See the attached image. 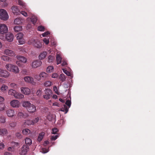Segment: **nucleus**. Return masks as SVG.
<instances>
[{"mask_svg": "<svg viewBox=\"0 0 155 155\" xmlns=\"http://www.w3.org/2000/svg\"><path fill=\"white\" fill-rule=\"evenodd\" d=\"M67 64V62L63 60L62 64V65L64 66Z\"/></svg>", "mask_w": 155, "mask_h": 155, "instance_id": "338daca9", "label": "nucleus"}, {"mask_svg": "<svg viewBox=\"0 0 155 155\" xmlns=\"http://www.w3.org/2000/svg\"><path fill=\"white\" fill-rule=\"evenodd\" d=\"M19 144H20L17 142H12V147H13L14 149L16 148H18L20 147Z\"/></svg>", "mask_w": 155, "mask_h": 155, "instance_id": "393cba45", "label": "nucleus"}, {"mask_svg": "<svg viewBox=\"0 0 155 155\" xmlns=\"http://www.w3.org/2000/svg\"><path fill=\"white\" fill-rule=\"evenodd\" d=\"M0 18L5 21L7 20L8 18V15L7 12L2 9H0Z\"/></svg>", "mask_w": 155, "mask_h": 155, "instance_id": "7ed1b4c3", "label": "nucleus"}, {"mask_svg": "<svg viewBox=\"0 0 155 155\" xmlns=\"http://www.w3.org/2000/svg\"><path fill=\"white\" fill-rule=\"evenodd\" d=\"M65 104L67 105L69 107H70L71 106V101L69 100H67L65 103Z\"/></svg>", "mask_w": 155, "mask_h": 155, "instance_id": "8fccbe9b", "label": "nucleus"}, {"mask_svg": "<svg viewBox=\"0 0 155 155\" xmlns=\"http://www.w3.org/2000/svg\"><path fill=\"white\" fill-rule=\"evenodd\" d=\"M12 12L14 14H17L19 12V10L17 6H13L11 8Z\"/></svg>", "mask_w": 155, "mask_h": 155, "instance_id": "6ab92c4d", "label": "nucleus"}, {"mask_svg": "<svg viewBox=\"0 0 155 155\" xmlns=\"http://www.w3.org/2000/svg\"><path fill=\"white\" fill-rule=\"evenodd\" d=\"M1 59L6 61L10 62L11 61V58L7 56L3 55L2 56Z\"/></svg>", "mask_w": 155, "mask_h": 155, "instance_id": "a211bd4d", "label": "nucleus"}, {"mask_svg": "<svg viewBox=\"0 0 155 155\" xmlns=\"http://www.w3.org/2000/svg\"><path fill=\"white\" fill-rule=\"evenodd\" d=\"M8 31V28L5 24H0V34L4 35L6 34Z\"/></svg>", "mask_w": 155, "mask_h": 155, "instance_id": "20e7f679", "label": "nucleus"}, {"mask_svg": "<svg viewBox=\"0 0 155 155\" xmlns=\"http://www.w3.org/2000/svg\"><path fill=\"white\" fill-rule=\"evenodd\" d=\"M18 116L20 118H25L28 117V114L25 113L24 114L22 112H19L18 114Z\"/></svg>", "mask_w": 155, "mask_h": 155, "instance_id": "cd10ccee", "label": "nucleus"}, {"mask_svg": "<svg viewBox=\"0 0 155 155\" xmlns=\"http://www.w3.org/2000/svg\"><path fill=\"white\" fill-rule=\"evenodd\" d=\"M5 145L3 143H0V150H2L4 147Z\"/></svg>", "mask_w": 155, "mask_h": 155, "instance_id": "69168bd1", "label": "nucleus"}, {"mask_svg": "<svg viewBox=\"0 0 155 155\" xmlns=\"http://www.w3.org/2000/svg\"><path fill=\"white\" fill-rule=\"evenodd\" d=\"M5 122V119L4 117L1 116L0 117V122L4 123Z\"/></svg>", "mask_w": 155, "mask_h": 155, "instance_id": "c03bdc74", "label": "nucleus"}, {"mask_svg": "<svg viewBox=\"0 0 155 155\" xmlns=\"http://www.w3.org/2000/svg\"><path fill=\"white\" fill-rule=\"evenodd\" d=\"M58 137V136L57 135H53L51 136V139L52 140H56Z\"/></svg>", "mask_w": 155, "mask_h": 155, "instance_id": "4d7b16f0", "label": "nucleus"}, {"mask_svg": "<svg viewBox=\"0 0 155 155\" xmlns=\"http://www.w3.org/2000/svg\"><path fill=\"white\" fill-rule=\"evenodd\" d=\"M50 33L48 31H47L42 34V35L43 37H46Z\"/></svg>", "mask_w": 155, "mask_h": 155, "instance_id": "13d9d810", "label": "nucleus"}, {"mask_svg": "<svg viewBox=\"0 0 155 155\" xmlns=\"http://www.w3.org/2000/svg\"><path fill=\"white\" fill-rule=\"evenodd\" d=\"M22 93L26 95H28L30 93V89L27 87H21V88Z\"/></svg>", "mask_w": 155, "mask_h": 155, "instance_id": "9b49d317", "label": "nucleus"}, {"mask_svg": "<svg viewBox=\"0 0 155 155\" xmlns=\"http://www.w3.org/2000/svg\"><path fill=\"white\" fill-rule=\"evenodd\" d=\"M29 150V148L28 145H24L21 148L20 154L21 155H26Z\"/></svg>", "mask_w": 155, "mask_h": 155, "instance_id": "39448f33", "label": "nucleus"}, {"mask_svg": "<svg viewBox=\"0 0 155 155\" xmlns=\"http://www.w3.org/2000/svg\"><path fill=\"white\" fill-rule=\"evenodd\" d=\"M24 107L27 108L28 111L31 113H33L36 111V106L33 104H31L28 101H24L23 103Z\"/></svg>", "mask_w": 155, "mask_h": 155, "instance_id": "f257e3e1", "label": "nucleus"}, {"mask_svg": "<svg viewBox=\"0 0 155 155\" xmlns=\"http://www.w3.org/2000/svg\"><path fill=\"white\" fill-rule=\"evenodd\" d=\"M39 118L38 117H37L33 120H32V124H34L37 123L39 121Z\"/></svg>", "mask_w": 155, "mask_h": 155, "instance_id": "de8ad7c7", "label": "nucleus"}, {"mask_svg": "<svg viewBox=\"0 0 155 155\" xmlns=\"http://www.w3.org/2000/svg\"><path fill=\"white\" fill-rule=\"evenodd\" d=\"M18 5H19L22 6L23 7L24 6V7H25V3L22 1L19 0L18 1Z\"/></svg>", "mask_w": 155, "mask_h": 155, "instance_id": "864d4df0", "label": "nucleus"}, {"mask_svg": "<svg viewBox=\"0 0 155 155\" xmlns=\"http://www.w3.org/2000/svg\"><path fill=\"white\" fill-rule=\"evenodd\" d=\"M58 131V129L57 128H54L52 129V133L53 134H56Z\"/></svg>", "mask_w": 155, "mask_h": 155, "instance_id": "5fc2aeb1", "label": "nucleus"}, {"mask_svg": "<svg viewBox=\"0 0 155 155\" xmlns=\"http://www.w3.org/2000/svg\"><path fill=\"white\" fill-rule=\"evenodd\" d=\"M53 90L57 94H58V90L57 87L56 86H54L53 87Z\"/></svg>", "mask_w": 155, "mask_h": 155, "instance_id": "e2e57ef3", "label": "nucleus"}, {"mask_svg": "<svg viewBox=\"0 0 155 155\" xmlns=\"http://www.w3.org/2000/svg\"><path fill=\"white\" fill-rule=\"evenodd\" d=\"M62 70L63 72L67 75L68 76H71V74L68 71L66 70H65L64 69H63Z\"/></svg>", "mask_w": 155, "mask_h": 155, "instance_id": "37998d69", "label": "nucleus"}, {"mask_svg": "<svg viewBox=\"0 0 155 155\" xmlns=\"http://www.w3.org/2000/svg\"><path fill=\"white\" fill-rule=\"evenodd\" d=\"M68 108H68L66 105H64L63 107L61 108V111L64 112L66 114L68 111Z\"/></svg>", "mask_w": 155, "mask_h": 155, "instance_id": "7c9ffc66", "label": "nucleus"}, {"mask_svg": "<svg viewBox=\"0 0 155 155\" xmlns=\"http://www.w3.org/2000/svg\"><path fill=\"white\" fill-rule=\"evenodd\" d=\"M16 58L20 61H21L24 63H26L27 61V59L25 57L22 56H16Z\"/></svg>", "mask_w": 155, "mask_h": 155, "instance_id": "2eb2a0df", "label": "nucleus"}, {"mask_svg": "<svg viewBox=\"0 0 155 155\" xmlns=\"http://www.w3.org/2000/svg\"><path fill=\"white\" fill-rule=\"evenodd\" d=\"M62 58L60 54H58L56 57V60L57 64L58 65L60 64L61 62Z\"/></svg>", "mask_w": 155, "mask_h": 155, "instance_id": "a878e982", "label": "nucleus"}, {"mask_svg": "<svg viewBox=\"0 0 155 155\" xmlns=\"http://www.w3.org/2000/svg\"><path fill=\"white\" fill-rule=\"evenodd\" d=\"M25 143L26 144L30 146L32 144V141L30 138L26 137L25 139Z\"/></svg>", "mask_w": 155, "mask_h": 155, "instance_id": "4be33fe9", "label": "nucleus"}, {"mask_svg": "<svg viewBox=\"0 0 155 155\" xmlns=\"http://www.w3.org/2000/svg\"><path fill=\"white\" fill-rule=\"evenodd\" d=\"M47 53L46 51H44L42 53H41L38 56L39 59L40 60H42L45 58L47 54Z\"/></svg>", "mask_w": 155, "mask_h": 155, "instance_id": "dca6fc26", "label": "nucleus"}, {"mask_svg": "<svg viewBox=\"0 0 155 155\" xmlns=\"http://www.w3.org/2000/svg\"><path fill=\"white\" fill-rule=\"evenodd\" d=\"M58 77V74L57 73H54L52 74V77L53 78H56Z\"/></svg>", "mask_w": 155, "mask_h": 155, "instance_id": "680f3d73", "label": "nucleus"}, {"mask_svg": "<svg viewBox=\"0 0 155 155\" xmlns=\"http://www.w3.org/2000/svg\"><path fill=\"white\" fill-rule=\"evenodd\" d=\"M40 78L42 79V81L48 77V74L45 72L40 73Z\"/></svg>", "mask_w": 155, "mask_h": 155, "instance_id": "aec40b11", "label": "nucleus"}, {"mask_svg": "<svg viewBox=\"0 0 155 155\" xmlns=\"http://www.w3.org/2000/svg\"><path fill=\"white\" fill-rule=\"evenodd\" d=\"M15 135L17 138L18 139H21L22 137V135L21 134V133L19 132H18L16 133Z\"/></svg>", "mask_w": 155, "mask_h": 155, "instance_id": "79ce46f5", "label": "nucleus"}, {"mask_svg": "<svg viewBox=\"0 0 155 155\" xmlns=\"http://www.w3.org/2000/svg\"><path fill=\"white\" fill-rule=\"evenodd\" d=\"M30 130L28 129H25L22 130V133L24 135H28L30 133Z\"/></svg>", "mask_w": 155, "mask_h": 155, "instance_id": "72a5a7b5", "label": "nucleus"}, {"mask_svg": "<svg viewBox=\"0 0 155 155\" xmlns=\"http://www.w3.org/2000/svg\"><path fill=\"white\" fill-rule=\"evenodd\" d=\"M9 76V73L8 71L0 68V77L7 78Z\"/></svg>", "mask_w": 155, "mask_h": 155, "instance_id": "0eeeda50", "label": "nucleus"}, {"mask_svg": "<svg viewBox=\"0 0 155 155\" xmlns=\"http://www.w3.org/2000/svg\"><path fill=\"white\" fill-rule=\"evenodd\" d=\"M13 35L11 33H8L6 35L5 38L7 41L9 42L12 41L13 40Z\"/></svg>", "mask_w": 155, "mask_h": 155, "instance_id": "ddd939ff", "label": "nucleus"}, {"mask_svg": "<svg viewBox=\"0 0 155 155\" xmlns=\"http://www.w3.org/2000/svg\"><path fill=\"white\" fill-rule=\"evenodd\" d=\"M28 44H32L35 47L38 48H41L42 47V44L41 42L34 39L30 40L28 42Z\"/></svg>", "mask_w": 155, "mask_h": 155, "instance_id": "f03ea898", "label": "nucleus"}, {"mask_svg": "<svg viewBox=\"0 0 155 155\" xmlns=\"http://www.w3.org/2000/svg\"><path fill=\"white\" fill-rule=\"evenodd\" d=\"M23 20L21 18H17L15 19L14 23L15 24L19 25L23 22Z\"/></svg>", "mask_w": 155, "mask_h": 155, "instance_id": "f3484780", "label": "nucleus"}, {"mask_svg": "<svg viewBox=\"0 0 155 155\" xmlns=\"http://www.w3.org/2000/svg\"><path fill=\"white\" fill-rule=\"evenodd\" d=\"M16 92V91L12 89H11L9 90L8 91V94L9 95H11V96H13L14 97L15 96V93Z\"/></svg>", "mask_w": 155, "mask_h": 155, "instance_id": "2f4dec72", "label": "nucleus"}, {"mask_svg": "<svg viewBox=\"0 0 155 155\" xmlns=\"http://www.w3.org/2000/svg\"><path fill=\"white\" fill-rule=\"evenodd\" d=\"M11 71L16 73H18L19 72V70L17 66L14 65V67H12Z\"/></svg>", "mask_w": 155, "mask_h": 155, "instance_id": "b1692460", "label": "nucleus"}, {"mask_svg": "<svg viewBox=\"0 0 155 155\" xmlns=\"http://www.w3.org/2000/svg\"><path fill=\"white\" fill-rule=\"evenodd\" d=\"M14 149L13 148V147H9L8 148V151H12L14 150Z\"/></svg>", "mask_w": 155, "mask_h": 155, "instance_id": "052dcab7", "label": "nucleus"}, {"mask_svg": "<svg viewBox=\"0 0 155 155\" xmlns=\"http://www.w3.org/2000/svg\"><path fill=\"white\" fill-rule=\"evenodd\" d=\"M14 29L15 31L18 32L22 30V27L19 25L16 26L14 27Z\"/></svg>", "mask_w": 155, "mask_h": 155, "instance_id": "c85d7f7f", "label": "nucleus"}, {"mask_svg": "<svg viewBox=\"0 0 155 155\" xmlns=\"http://www.w3.org/2000/svg\"><path fill=\"white\" fill-rule=\"evenodd\" d=\"M14 67V65L11 64H7L5 66V68L9 71H12V68Z\"/></svg>", "mask_w": 155, "mask_h": 155, "instance_id": "5701e85b", "label": "nucleus"}, {"mask_svg": "<svg viewBox=\"0 0 155 155\" xmlns=\"http://www.w3.org/2000/svg\"><path fill=\"white\" fill-rule=\"evenodd\" d=\"M43 41L46 45H48L49 42V39H47L46 38H44L43 39Z\"/></svg>", "mask_w": 155, "mask_h": 155, "instance_id": "6e6d98bb", "label": "nucleus"}, {"mask_svg": "<svg viewBox=\"0 0 155 155\" xmlns=\"http://www.w3.org/2000/svg\"><path fill=\"white\" fill-rule=\"evenodd\" d=\"M4 52L6 55L10 56L13 57L15 55V53L14 51L9 49H5L4 50Z\"/></svg>", "mask_w": 155, "mask_h": 155, "instance_id": "1a4fd4ad", "label": "nucleus"}, {"mask_svg": "<svg viewBox=\"0 0 155 155\" xmlns=\"http://www.w3.org/2000/svg\"><path fill=\"white\" fill-rule=\"evenodd\" d=\"M25 123L28 125L33 124L32 121V120H25Z\"/></svg>", "mask_w": 155, "mask_h": 155, "instance_id": "a19ab883", "label": "nucleus"}, {"mask_svg": "<svg viewBox=\"0 0 155 155\" xmlns=\"http://www.w3.org/2000/svg\"><path fill=\"white\" fill-rule=\"evenodd\" d=\"M18 42L20 44H23L24 43L25 40L23 38L18 39Z\"/></svg>", "mask_w": 155, "mask_h": 155, "instance_id": "3c124183", "label": "nucleus"}, {"mask_svg": "<svg viewBox=\"0 0 155 155\" xmlns=\"http://www.w3.org/2000/svg\"><path fill=\"white\" fill-rule=\"evenodd\" d=\"M22 73L23 74L26 75L27 74V71L26 69H23L22 71Z\"/></svg>", "mask_w": 155, "mask_h": 155, "instance_id": "0e129e2a", "label": "nucleus"}, {"mask_svg": "<svg viewBox=\"0 0 155 155\" xmlns=\"http://www.w3.org/2000/svg\"><path fill=\"white\" fill-rule=\"evenodd\" d=\"M31 22L34 24H35L37 21V17L35 16H32L31 18Z\"/></svg>", "mask_w": 155, "mask_h": 155, "instance_id": "473e14b6", "label": "nucleus"}, {"mask_svg": "<svg viewBox=\"0 0 155 155\" xmlns=\"http://www.w3.org/2000/svg\"><path fill=\"white\" fill-rule=\"evenodd\" d=\"M37 29L39 31H43L45 30V28L43 26L40 25L38 27Z\"/></svg>", "mask_w": 155, "mask_h": 155, "instance_id": "e433bc0d", "label": "nucleus"}, {"mask_svg": "<svg viewBox=\"0 0 155 155\" xmlns=\"http://www.w3.org/2000/svg\"><path fill=\"white\" fill-rule=\"evenodd\" d=\"M21 13L25 17H26L28 15L27 13L25 11H21Z\"/></svg>", "mask_w": 155, "mask_h": 155, "instance_id": "bf43d9fd", "label": "nucleus"}, {"mask_svg": "<svg viewBox=\"0 0 155 155\" xmlns=\"http://www.w3.org/2000/svg\"><path fill=\"white\" fill-rule=\"evenodd\" d=\"M45 134L44 132L41 133L38 137L37 140L39 141H41L43 138Z\"/></svg>", "mask_w": 155, "mask_h": 155, "instance_id": "bb28decb", "label": "nucleus"}, {"mask_svg": "<svg viewBox=\"0 0 155 155\" xmlns=\"http://www.w3.org/2000/svg\"><path fill=\"white\" fill-rule=\"evenodd\" d=\"M15 98L17 99H21L24 97V95L21 93L16 92L14 97Z\"/></svg>", "mask_w": 155, "mask_h": 155, "instance_id": "412c9836", "label": "nucleus"}, {"mask_svg": "<svg viewBox=\"0 0 155 155\" xmlns=\"http://www.w3.org/2000/svg\"><path fill=\"white\" fill-rule=\"evenodd\" d=\"M54 57L53 56L51 55H49L48 57V61L49 62H52L54 59Z\"/></svg>", "mask_w": 155, "mask_h": 155, "instance_id": "4c0bfd02", "label": "nucleus"}, {"mask_svg": "<svg viewBox=\"0 0 155 155\" xmlns=\"http://www.w3.org/2000/svg\"><path fill=\"white\" fill-rule=\"evenodd\" d=\"M23 35L21 33H19L17 35V37H16L17 39H20L21 38H22Z\"/></svg>", "mask_w": 155, "mask_h": 155, "instance_id": "a18cd8bd", "label": "nucleus"}, {"mask_svg": "<svg viewBox=\"0 0 155 155\" xmlns=\"http://www.w3.org/2000/svg\"><path fill=\"white\" fill-rule=\"evenodd\" d=\"M7 115L10 117L13 116L15 115L14 111L12 109H8L6 111Z\"/></svg>", "mask_w": 155, "mask_h": 155, "instance_id": "4468645a", "label": "nucleus"}, {"mask_svg": "<svg viewBox=\"0 0 155 155\" xmlns=\"http://www.w3.org/2000/svg\"><path fill=\"white\" fill-rule=\"evenodd\" d=\"M42 64L41 61L40 60H35L32 62L31 66L33 68H36L40 66Z\"/></svg>", "mask_w": 155, "mask_h": 155, "instance_id": "6e6552de", "label": "nucleus"}, {"mask_svg": "<svg viewBox=\"0 0 155 155\" xmlns=\"http://www.w3.org/2000/svg\"><path fill=\"white\" fill-rule=\"evenodd\" d=\"M8 88V87L5 84H3L2 86L1 89L2 91H4L7 89Z\"/></svg>", "mask_w": 155, "mask_h": 155, "instance_id": "ea45409f", "label": "nucleus"}, {"mask_svg": "<svg viewBox=\"0 0 155 155\" xmlns=\"http://www.w3.org/2000/svg\"><path fill=\"white\" fill-rule=\"evenodd\" d=\"M44 85L46 87L50 86L51 85V82L50 81H47L44 83Z\"/></svg>", "mask_w": 155, "mask_h": 155, "instance_id": "58836bf2", "label": "nucleus"}, {"mask_svg": "<svg viewBox=\"0 0 155 155\" xmlns=\"http://www.w3.org/2000/svg\"><path fill=\"white\" fill-rule=\"evenodd\" d=\"M54 69V67L53 66H48L47 68V71L48 73L52 72Z\"/></svg>", "mask_w": 155, "mask_h": 155, "instance_id": "f704fd0d", "label": "nucleus"}, {"mask_svg": "<svg viewBox=\"0 0 155 155\" xmlns=\"http://www.w3.org/2000/svg\"><path fill=\"white\" fill-rule=\"evenodd\" d=\"M34 78L38 81L42 82V79L40 78V74L39 75H35Z\"/></svg>", "mask_w": 155, "mask_h": 155, "instance_id": "c9c22d12", "label": "nucleus"}, {"mask_svg": "<svg viewBox=\"0 0 155 155\" xmlns=\"http://www.w3.org/2000/svg\"><path fill=\"white\" fill-rule=\"evenodd\" d=\"M4 155H12V153H11L6 152L4 153Z\"/></svg>", "mask_w": 155, "mask_h": 155, "instance_id": "774afa93", "label": "nucleus"}, {"mask_svg": "<svg viewBox=\"0 0 155 155\" xmlns=\"http://www.w3.org/2000/svg\"><path fill=\"white\" fill-rule=\"evenodd\" d=\"M44 91L45 94L43 95V97L46 100L49 99L52 94V91L50 89L47 88L45 89Z\"/></svg>", "mask_w": 155, "mask_h": 155, "instance_id": "423d86ee", "label": "nucleus"}, {"mask_svg": "<svg viewBox=\"0 0 155 155\" xmlns=\"http://www.w3.org/2000/svg\"><path fill=\"white\" fill-rule=\"evenodd\" d=\"M16 125V123L14 122H11L9 123V126L12 128L14 127Z\"/></svg>", "mask_w": 155, "mask_h": 155, "instance_id": "603ef678", "label": "nucleus"}, {"mask_svg": "<svg viewBox=\"0 0 155 155\" xmlns=\"http://www.w3.org/2000/svg\"><path fill=\"white\" fill-rule=\"evenodd\" d=\"M59 78L62 82L64 81L66 79V76L63 74H61L59 76Z\"/></svg>", "mask_w": 155, "mask_h": 155, "instance_id": "c756f323", "label": "nucleus"}, {"mask_svg": "<svg viewBox=\"0 0 155 155\" xmlns=\"http://www.w3.org/2000/svg\"><path fill=\"white\" fill-rule=\"evenodd\" d=\"M11 106L13 107H18L19 105V102L17 100H13L10 102Z\"/></svg>", "mask_w": 155, "mask_h": 155, "instance_id": "f8f14e48", "label": "nucleus"}, {"mask_svg": "<svg viewBox=\"0 0 155 155\" xmlns=\"http://www.w3.org/2000/svg\"><path fill=\"white\" fill-rule=\"evenodd\" d=\"M41 151L43 153H46L48 152V150L46 148H42L41 150Z\"/></svg>", "mask_w": 155, "mask_h": 155, "instance_id": "49530a36", "label": "nucleus"}, {"mask_svg": "<svg viewBox=\"0 0 155 155\" xmlns=\"http://www.w3.org/2000/svg\"><path fill=\"white\" fill-rule=\"evenodd\" d=\"M24 79L26 82L34 84L35 83L34 79L30 76H25L24 77Z\"/></svg>", "mask_w": 155, "mask_h": 155, "instance_id": "9d476101", "label": "nucleus"}, {"mask_svg": "<svg viewBox=\"0 0 155 155\" xmlns=\"http://www.w3.org/2000/svg\"><path fill=\"white\" fill-rule=\"evenodd\" d=\"M41 92H42V90L39 89L38 90L36 93V95H37V96L38 97H40L41 94Z\"/></svg>", "mask_w": 155, "mask_h": 155, "instance_id": "09e8293b", "label": "nucleus"}]
</instances>
